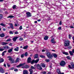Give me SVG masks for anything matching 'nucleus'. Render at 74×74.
I'll list each match as a JSON object with an SVG mask.
<instances>
[{
    "instance_id": "49530a36",
    "label": "nucleus",
    "mask_w": 74,
    "mask_h": 74,
    "mask_svg": "<svg viewBox=\"0 0 74 74\" xmlns=\"http://www.w3.org/2000/svg\"><path fill=\"white\" fill-rule=\"evenodd\" d=\"M19 29L20 30H22V26H20Z\"/></svg>"
},
{
    "instance_id": "c03bdc74",
    "label": "nucleus",
    "mask_w": 74,
    "mask_h": 74,
    "mask_svg": "<svg viewBox=\"0 0 74 74\" xmlns=\"http://www.w3.org/2000/svg\"><path fill=\"white\" fill-rule=\"evenodd\" d=\"M23 57H24V54H22L21 56V58H23Z\"/></svg>"
},
{
    "instance_id": "72a5a7b5",
    "label": "nucleus",
    "mask_w": 74,
    "mask_h": 74,
    "mask_svg": "<svg viewBox=\"0 0 74 74\" xmlns=\"http://www.w3.org/2000/svg\"><path fill=\"white\" fill-rule=\"evenodd\" d=\"M69 53L71 55H73V52L71 51H69Z\"/></svg>"
},
{
    "instance_id": "774afa93",
    "label": "nucleus",
    "mask_w": 74,
    "mask_h": 74,
    "mask_svg": "<svg viewBox=\"0 0 74 74\" xmlns=\"http://www.w3.org/2000/svg\"><path fill=\"white\" fill-rule=\"evenodd\" d=\"M72 38H73V41H74V36H73V37H72Z\"/></svg>"
},
{
    "instance_id": "8fccbe9b",
    "label": "nucleus",
    "mask_w": 74,
    "mask_h": 74,
    "mask_svg": "<svg viewBox=\"0 0 74 74\" xmlns=\"http://www.w3.org/2000/svg\"><path fill=\"white\" fill-rule=\"evenodd\" d=\"M9 33H10V34H13V32L12 31H10L9 32Z\"/></svg>"
},
{
    "instance_id": "f3484780",
    "label": "nucleus",
    "mask_w": 74,
    "mask_h": 74,
    "mask_svg": "<svg viewBox=\"0 0 74 74\" xmlns=\"http://www.w3.org/2000/svg\"><path fill=\"white\" fill-rule=\"evenodd\" d=\"M10 26V27L12 29H14V27L13 26V24L12 23L9 24Z\"/></svg>"
},
{
    "instance_id": "5fc2aeb1",
    "label": "nucleus",
    "mask_w": 74,
    "mask_h": 74,
    "mask_svg": "<svg viewBox=\"0 0 74 74\" xmlns=\"http://www.w3.org/2000/svg\"><path fill=\"white\" fill-rule=\"evenodd\" d=\"M4 53H3V52H2V56H4Z\"/></svg>"
},
{
    "instance_id": "4be33fe9",
    "label": "nucleus",
    "mask_w": 74,
    "mask_h": 74,
    "mask_svg": "<svg viewBox=\"0 0 74 74\" xmlns=\"http://www.w3.org/2000/svg\"><path fill=\"white\" fill-rule=\"evenodd\" d=\"M18 49L19 47H17L14 49V51H18Z\"/></svg>"
},
{
    "instance_id": "338daca9",
    "label": "nucleus",
    "mask_w": 74,
    "mask_h": 74,
    "mask_svg": "<svg viewBox=\"0 0 74 74\" xmlns=\"http://www.w3.org/2000/svg\"><path fill=\"white\" fill-rule=\"evenodd\" d=\"M14 68L13 67L11 68V70H14Z\"/></svg>"
},
{
    "instance_id": "6e6d98bb",
    "label": "nucleus",
    "mask_w": 74,
    "mask_h": 74,
    "mask_svg": "<svg viewBox=\"0 0 74 74\" xmlns=\"http://www.w3.org/2000/svg\"><path fill=\"white\" fill-rule=\"evenodd\" d=\"M4 53H3V52H2V56H4Z\"/></svg>"
},
{
    "instance_id": "13d9d810",
    "label": "nucleus",
    "mask_w": 74,
    "mask_h": 74,
    "mask_svg": "<svg viewBox=\"0 0 74 74\" xmlns=\"http://www.w3.org/2000/svg\"><path fill=\"white\" fill-rule=\"evenodd\" d=\"M62 21H60L59 23V25H62Z\"/></svg>"
},
{
    "instance_id": "7c9ffc66",
    "label": "nucleus",
    "mask_w": 74,
    "mask_h": 74,
    "mask_svg": "<svg viewBox=\"0 0 74 74\" xmlns=\"http://www.w3.org/2000/svg\"><path fill=\"white\" fill-rule=\"evenodd\" d=\"M11 63H14L15 62V61L14 60L12 59L11 61H10Z\"/></svg>"
},
{
    "instance_id": "0eeeda50",
    "label": "nucleus",
    "mask_w": 74,
    "mask_h": 74,
    "mask_svg": "<svg viewBox=\"0 0 74 74\" xmlns=\"http://www.w3.org/2000/svg\"><path fill=\"white\" fill-rule=\"evenodd\" d=\"M26 14H27V17H30V16H32V14L29 12H27Z\"/></svg>"
},
{
    "instance_id": "6e6552de",
    "label": "nucleus",
    "mask_w": 74,
    "mask_h": 74,
    "mask_svg": "<svg viewBox=\"0 0 74 74\" xmlns=\"http://www.w3.org/2000/svg\"><path fill=\"white\" fill-rule=\"evenodd\" d=\"M18 38H19V37L18 36H16L15 37H14L12 39L13 41L15 42L16 40V39Z\"/></svg>"
},
{
    "instance_id": "a878e982",
    "label": "nucleus",
    "mask_w": 74,
    "mask_h": 74,
    "mask_svg": "<svg viewBox=\"0 0 74 74\" xmlns=\"http://www.w3.org/2000/svg\"><path fill=\"white\" fill-rule=\"evenodd\" d=\"M29 71L30 72V73L29 74H32V73H33V70L31 69H30L29 70Z\"/></svg>"
},
{
    "instance_id": "a19ab883",
    "label": "nucleus",
    "mask_w": 74,
    "mask_h": 74,
    "mask_svg": "<svg viewBox=\"0 0 74 74\" xmlns=\"http://www.w3.org/2000/svg\"><path fill=\"white\" fill-rule=\"evenodd\" d=\"M19 25V24L18 23H16L14 24L15 26H18Z\"/></svg>"
},
{
    "instance_id": "09e8293b",
    "label": "nucleus",
    "mask_w": 74,
    "mask_h": 74,
    "mask_svg": "<svg viewBox=\"0 0 74 74\" xmlns=\"http://www.w3.org/2000/svg\"><path fill=\"white\" fill-rule=\"evenodd\" d=\"M3 18V15L2 14H0V18L1 19Z\"/></svg>"
},
{
    "instance_id": "6ab92c4d",
    "label": "nucleus",
    "mask_w": 74,
    "mask_h": 74,
    "mask_svg": "<svg viewBox=\"0 0 74 74\" xmlns=\"http://www.w3.org/2000/svg\"><path fill=\"white\" fill-rule=\"evenodd\" d=\"M4 62V60L2 58H0V63Z\"/></svg>"
},
{
    "instance_id": "e433bc0d",
    "label": "nucleus",
    "mask_w": 74,
    "mask_h": 74,
    "mask_svg": "<svg viewBox=\"0 0 74 74\" xmlns=\"http://www.w3.org/2000/svg\"><path fill=\"white\" fill-rule=\"evenodd\" d=\"M12 8L13 9H15L16 8V5H14L12 7Z\"/></svg>"
},
{
    "instance_id": "37998d69",
    "label": "nucleus",
    "mask_w": 74,
    "mask_h": 74,
    "mask_svg": "<svg viewBox=\"0 0 74 74\" xmlns=\"http://www.w3.org/2000/svg\"><path fill=\"white\" fill-rule=\"evenodd\" d=\"M19 40H20V41H22V40H23V38H20Z\"/></svg>"
},
{
    "instance_id": "4468645a",
    "label": "nucleus",
    "mask_w": 74,
    "mask_h": 74,
    "mask_svg": "<svg viewBox=\"0 0 74 74\" xmlns=\"http://www.w3.org/2000/svg\"><path fill=\"white\" fill-rule=\"evenodd\" d=\"M23 73L24 74H28V71H27L24 70L23 71Z\"/></svg>"
},
{
    "instance_id": "de8ad7c7",
    "label": "nucleus",
    "mask_w": 74,
    "mask_h": 74,
    "mask_svg": "<svg viewBox=\"0 0 74 74\" xmlns=\"http://www.w3.org/2000/svg\"><path fill=\"white\" fill-rule=\"evenodd\" d=\"M14 71H15V72H16V71H18V69H15L14 70Z\"/></svg>"
},
{
    "instance_id": "c9c22d12",
    "label": "nucleus",
    "mask_w": 74,
    "mask_h": 74,
    "mask_svg": "<svg viewBox=\"0 0 74 74\" xmlns=\"http://www.w3.org/2000/svg\"><path fill=\"white\" fill-rule=\"evenodd\" d=\"M40 58H45V56L42 55H40Z\"/></svg>"
},
{
    "instance_id": "2f4dec72",
    "label": "nucleus",
    "mask_w": 74,
    "mask_h": 74,
    "mask_svg": "<svg viewBox=\"0 0 74 74\" xmlns=\"http://www.w3.org/2000/svg\"><path fill=\"white\" fill-rule=\"evenodd\" d=\"M63 54H64L65 55H69V53L67 52H63Z\"/></svg>"
},
{
    "instance_id": "c756f323",
    "label": "nucleus",
    "mask_w": 74,
    "mask_h": 74,
    "mask_svg": "<svg viewBox=\"0 0 74 74\" xmlns=\"http://www.w3.org/2000/svg\"><path fill=\"white\" fill-rule=\"evenodd\" d=\"M46 72L45 71H43L41 72V74H46Z\"/></svg>"
},
{
    "instance_id": "79ce46f5",
    "label": "nucleus",
    "mask_w": 74,
    "mask_h": 74,
    "mask_svg": "<svg viewBox=\"0 0 74 74\" xmlns=\"http://www.w3.org/2000/svg\"><path fill=\"white\" fill-rule=\"evenodd\" d=\"M31 68L32 69H35V68H34L33 66H31Z\"/></svg>"
},
{
    "instance_id": "ddd939ff",
    "label": "nucleus",
    "mask_w": 74,
    "mask_h": 74,
    "mask_svg": "<svg viewBox=\"0 0 74 74\" xmlns=\"http://www.w3.org/2000/svg\"><path fill=\"white\" fill-rule=\"evenodd\" d=\"M40 66L42 67H43L44 68H45V64L42 63L40 64Z\"/></svg>"
},
{
    "instance_id": "423d86ee",
    "label": "nucleus",
    "mask_w": 74,
    "mask_h": 74,
    "mask_svg": "<svg viewBox=\"0 0 74 74\" xmlns=\"http://www.w3.org/2000/svg\"><path fill=\"white\" fill-rule=\"evenodd\" d=\"M66 64V63L64 61H62L60 63V65L61 66H64Z\"/></svg>"
},
{
    "instance_id": "3c124183",
    "label": "nucleus",
    "mask_w": 74,
    "mask_h": 74,
    "mask_svg": "<svg viewBox=\"0 0 74 74\" xmlns=\"http://www.w3.org/2000/svg\"><path fill=\"white\" fill-rule=\"evenodd\" d=\"M4 51V49H0V51Z\"/></svg>"
},
{
    "instance_id": "58836bf2",
    "label": "nucleus",
    "mask_w": 74,
    "mask_h": 74,
    "mask_svg": "<svg viewBox=\"0 0 74 74\" xmlns=\"http://www.w3.org/2000/svg\"><path fill=\"white\" fill-rule=\"evenodd\" d=\"M11 39H9L7 40H6V42H8V41H11Z\"/></svg>"
},
{
    "instance_id": "dca6fc26",
    "label": "nucleus",
    "mask_w": 74,
    "mask_h": 74,
    "mask_svg": "<svg viewBox=\"0 0 74 74\" xmlns=\"http://www.w3.org/2000/svg\"><path fill=\"white\" fill-rule=\"evenodd\" d=\"M48 38H49V37L48 36H45L44 38V40H47L48 39Z\"/></svg>"
},
{
    "instance_id": "473e14b6",
    "label": "nucleus",
    "mask_w": 74,
    "mask_h": 74,
    "mask_svg": "<svg viewBox=\"0 0 74 74\" xmlns=\"http://www.w3.org/2000/svg\"><path fill=\"white\" fill-rule=\"evenodd\" d=\"M50 60H49V59H46L45 60V62H49Z\"/></svg>"
},
{
    "instance_id": "680f3d73",
    "label": "nucleus",
    "mask_w": 74,
    "mask_h": 74,
    "mask_svg": "<svg viewBox=\"0 0 74 74\" xmlns=\"http://www.w3.org/2000/svg\"><path fill=\"white\" fill-rule=\"evenodd\" d=\"M15 34H18V32H15Z\"/></svg>"
},
{
    "instance_id": "7ed1b4c3",
    "label": "nucleus",
    "mask_w": 74,
    "mask_h": 74,
    "mask_svg": "<svg viewBox=\"0 0 74 74\" xmlns=\"http://www.w3.org/2000/svg\"><path fill=\"white\" fill-rule=\"evenodd\" d=\"M70 44V41L68 40H66L64 42V46L65 47H67L69 46Z\"/></svg>"
},
{
    "instance_id": "4c0bfd02",
    "label": "nucleus",
    "mask_w": 74,
    "mask_h": 74,
    "mask_svg": "<svg viewBox=\"0 0 74 74\" xmlns=\"http://www.w3.org/2000/svg\"><path fill=\"white\" fill-rule=\"evenodd\" d=\"M66 58L68 59H69V60H70V59H71V58H70V56H67L66 57Z\"/></svg>"
},
{
    "instance_id": "9d476101",
    "label": "nucleus",
    "mask_w": 74,
    "mask_h": 74,
    "mask_svg": "<svg viewBox=\"0 0 74 74\" xmlns=\"http://www.w3.org/2000/svg\"><path fill=\"white\" fill-rule=\"evenodd\" d=\"M0 72L1 73H4V71L2 68H0Z\"/></svg>"
},
{
    "instance_id": "1a4fd4ad",
    "label": "nucleus",
    "mask_w": 74,
    "mask_h": 74,
    "mask_svg": "<svg viewBox=\"0 0 74 74\" xmlns=\"http://www.w3.org/2000/svg\"><path fill=\"white\" fill-rule=\"evenodd\" d=\"M51 41V43H53V44H54L55 43H56V42L55 41V39H54V38H52Z\"/></svg>"
},
{
    "instance_id": "864d4df0",
    "label": "nucleus",
    "mask_w": 74,
    "mask_h": 74,
    "mask_svg": "<svg viewBox=\"0 0 74 74\" xmlns=\"http://www.w3.org/2000/svg\"><path fill=\"white\" fill-rule=\"evenodd\" d=\"M69 27H70V28H74V27H73V26H69Z\"/></svg>"
},
{
    "instance_id": "ea45409f",
    "label": "nucleus",
    "mask_w": 74,
    "mask_h": 74,
    "mask_svg": "<svg viewBox=\"0 0 74 74\" xmlns=\"http://www.w3.org/2000/svg\"><path fill=\"white\" fill-rule=\"evenodd\" d=\"M3 48L4 49H7V46H4Z\"/></svg>"
},
{
    "instance_id": "b1692460",
    "label": "nucleus",
    "mask_w": 74,
    "mask_h": 74,
    "mask_svg": "<svg viewBox=\"0 0 74 74\" xmlns=\"http://www.w3.org/2000/svg\"><path fill=\"white\" fill-rule=\"evenodd\" d=\"M8 58H9V60L10 62L12 60V58L10 57V56H8Z\"/></svg>"
},
{
    "instance_id": "412c9836",
    "label": "nucleus",
    "mask_w": 74,
    "mask_h": 74,
    "mask_svg": "<svg viewBox=\"0 0 74 74\" xmlns=\"http://www.w3.org/2000/svg\"><path fill=\"white\" fill-rule=\"evenodd\" d=\"M38 54H36L34 56V58H36V59H37V58H38Z\"/></svg>"
},
{
    "instance_id": "20e7f679",
    "label": "nucleus",
    "mask_w": 74,
    "mask_h": 74,
    "mask_svg": "<svg viewBox=\"0 0 74 74\" xmlns=\"http://www.w3.org/2000/svg\"><path fill=\"white\" fill-rule=\"evenodd\" d=\"M68 67L69 69H71L74 70V64L73 63L71 64V65H69Z\"/></svg>"
},
{
    "instance_id": "69168bd1",
    "label": "nucleus",
    "mask_w": 74,
    "mask_h": 74,
    "mask_svg": "<svg viewBox=\"0 0 74 74\" xmlns=\"http://www.w3.org/2000/svg\"><path fill=\"white\" fill-rule=\"evenodd\" d=\"M34 23H37V21H34Z\"/></svg>"
},
{
    "instance_id": "4d7b16f0",
    "label": "nucleus",
    "mask_w": 74,
    "mask_h": 74,
    "mask_svg": "<svg viewBox=\"0 0 74 74\" xmlns=\"http://www.w3.org/2000/svg\"><path fill=\"white\" fill-rule=\"evenodd\" d=\"M9 45H10V46H12V43H10L9 44Z\"/></svg>"
},
{
    "instance_id": "0e129e2a",
    "label": "nucleus",
    "mask_w": 74,
    "mask_h": 74,
    "mask_svg": "<svg viewBox=\"0 0 74 74\" xmlns=\"http://www.w3.org/2000/svg\"><path fill=\"white\" fill-rule=\"evenodd\" d=\"M3 66L4 67H6V64H3Z\"/></svg>"
},
{
    "instance_id": "bb28decb",
    "label": "nucleus",
    "mask_w": 74,
    "mask_h": 74,
    "mask_svg": "<svg viewBox=\"0 0 74 74\" xmlns=\"http://www.w3.org/2000/svg\"><path fill=\"white\" fill-rule=\"evenodd\" d=\"M4 34H2L0 35L1 37H3L5 36Z\"/></svg>"
},
{
    "instance_id": "052dcab7",
    "label": "nucleus",
    "mask_w": 74,
    "mask_h": 74,
    "mask_svg": "<svg viewBox=\"0 0 74 74\" xmlns=\"http://www.w3.org/2000/svg\"><path fill=\"white\" fill-rule=\"evenodd\" d=\"M61 29H62V27H59L58 28V30H61Z\"/></svg>"
},
{
    "instance_id": "cd10ccee",
    "label": "nucleus",
    "mask_w": 74,
    "mask_h": 74,
    "mask_svg": "<svg viewBox=\"0 0 74 74\" xmlns=\"http://www.w3.org/2000/svg\"><path fill=\"white\" fill-rule=\"evenodd\" d=\"M28 47V46H24L23 47V49H27Z\"/></svg>"
},
{
    "instance_id": "5701e85b",
    "label": "nucleus",
    "mask_w": 74,
    "mask_h": 74,
    "mask_svg": "<svg viewBox=\"0 0 74 74\" xmlns=\"http://www.w3.org/2000/svg\"><path fill=\"white\" fill-rule=\"evenodd\" d=\"M53 56H54V58H56L58 57V56H57V55H56V54H53Z\"/></svg>"
},
{
    "instance_id": "f704fd0d",
    "label": "nucleus",
    "mask_w": 74,
    "mask_h": 74,
    "mask_svg": "<svg viewBox=\"0 0 74 74\" xmlns=\"http://www.w3.org/2000/svg\"><path fill=\"white\" fill-rule=\"evenodd\" d=\"M14 16L12 15H10L8 17V18H14Z\"/></svg>"
},
{
    "instance_id": "f257e3e1",
    "label": "nucleus",
    "mask_w": 74,
    "mask_h": 74,
    "mask_svg": "<svg viewBox=\"0 0 74 74\" xmlns=\"http://www.w3.org/2000/svg\"><path fill=\"white\" fill-rule=\"evenodd\" d=\"M39 61V59H37L36 60H32V61L31 62V58L29 57L28 58L27 62V63H31L32 64H33L34 63H38V62Z\"/></svg>"
},
{
    "instance_id": "f8f14e48",
    "label": "nucleus",
    "mask_w": 74,
    "mask_h": 74,
    "mask_svg": "<svg viewBox=\"0 0 74 74\" xmlns=\"http://www.w3.org/2000/svg\"><path fill=\"white\" fill-rule=\"evenodd\" d=\"M24 64H20L19 65L17 66L16 67H18V68H19V67H21V66H24Z\"/></svg>"
},
{
    "instance_id": "e2e57ef3",
    "label": "nucleus",
    "mask_w": 74,
    "mask_h": 74,
    "mask_svg": "<svg viewBox=\"0 0 74 74\" xmlns=\"http://www.w3.org/2000/svg\"><path fill=\"white\" fill-rule=\"evenodd\" d=\"M3 53H6V52H7V51L6 50H5V51H4L3 52Z\"/></svg>"
},
{
    "instance_id": "f03ea898",
    "label": "nucleus",
    "mask_w": 74,
    "mask_h": 74,
    "mask_svg": "<svg viewBox=\"0 0 74 74\" xmlns=\"http://www.w3.org/2000/svg\"><path fill=\"white\" fill-rule=\"evenodd\" d=\"M46 55L48 58L50 59H52V55L51 54V53L49 52H47L46 53Z\"/></svg>"
},
{
    "instance_id": "c85d7f7f",
    "label": "nucleus",
    "mask_w": 74,
    "mask_h": 74,
    "mask_svg": "<svg viewBox=\"0 0 74 74\" xmlns=\"http://www.w3.org/2000/svg\"><path fill=\"white\" fill-rule=\"evenodd\" d=\"M19 58H17L16 60V63H17L19 62Z\"/></svg>"
},
{
    "instance_id": "393cba45",
    "label": "nucleus",
    "mask_w": 74,
    "mask_h": 74,
    "mask_svg": "<svg viewBox=\"0 0 74 74\" xmlns=\"http://www.w3.org/2000/svg\"><path fill=\"white\" fill-rule=\"evenodd\" d=\"M29 66L28 65H25L23 68H29Z\"/></svg>"
},
{
    "instance_id": "a211bd4d",
    "label": "nucleus",
    "mask_w": 74,
    "mask_h": 74,
    "mask_svg": "<svg viewBox=\"0 0 74 74\" xmlns=\"http://www.w3.org/2000/svg\"><path fill=\"white\" fill-rule=\"evenodd\" d=\"M57 72L58 73V74H61V72L60 71V69H57Z\"/></svg>"
},
{
    "instance_id": "603ef678",
    "label": "nucleus",
    "mask_w": 74,
    "mask_h": 74,
    "mask_svg": "<svg viewBox=\"0 0 74 74\" xmlns=\"http://www.w3.org/2000/svg\"><path fill=\"white\" fill-rule=\"evenodd\" d=\"M69 39L71 38V36H70V34H69Z\"/></svg>"
},
{
    "instance_id": "a18cd8bd",
    "label": "nucleus",
    "mask_w": 74,
    "mask_h": 74,
    "mask_svg": "<svg viewBox=\"0 0 74 74\" xmlns=\"http://www.w3.org/2000/svg\"><path fill=\"white\" fill-rule=\"evenodd\" d=\"M25 56H27V52L25 53Z\"/></svg>"
},
{
    "instance_id": "aec40b11",
    "label": "nucleus",
    "mask_w": 74,
    "mask_h": 74,
    "mask_svg": "<svg viewBox=\"0 0 74 74\" xmlns=\"http://www.w3.org/2000/svg\"><path fill=\"white\" fill-rule=\"evenodd\" d=\"M0 25L1 26H3L4 27H5V26H6V25L5 24H4L3 23H1L0 24Z\"/></svg>"
},
{
    "instance_id": "2eb2a0df",
    "label": "nucleus",
    "mask_w": 74,
    "mask_h": 74,
    "mask_svg": "<svg viewBox=\"0 0 74 74\" xmlns=\"http://www.w3.org/2000/svg\"><path fill=\"white\" fill-rule=\"evenodd\" d=\"M13 49V48H12V49H9L8 50V53H10V52H11L12 51V50Z\"/></svg>"
},
{
    "instance_id": "bf43d9fd",
    "label": "nucleus",
    "mask_w": 74,
    "mask_h": 74,
    "mask_svg": "<svg viewBox=\"0 0 74 74\" xmlns=\"http://www.w3.org/2000/svg\"><path fill=\"white\" fill-rule=\"evenodd\" d=\"M6 48L7 49H10V47L7 46H6Z\"/></svg>"
},
{
    "instance_id": "39448f33",
    "label": "nucleus",
    "mask_w": 74,
    "mask_h": 74,
    "mask_svg": "<svg viewBox=\"0 0 74 74\" xmlns=\"http://www.w3.org/2000/svg\"><path fill=\"white\" fill-rule=\"evenodd\" d=\"M35 66H36V67H37L38 69L39 70H42V67L39 64H35L34 65Z\"/></svg>"
},
{
    "instance_id": "9b49d317",
    "label": "nucleus",
    "mask_w": 74,
    "mask_h": 74,
    "mask_svg": "<svg viewBox=\"0 0 74 74\" xmlns=\"http://www.w3.org/2000/svg\"><path fill=\"white\" fill-rule=\"evenodd\" d=\"M8 44V43L7 42H1V45H7V44Z\"/></svg>"
}]
</instances>
